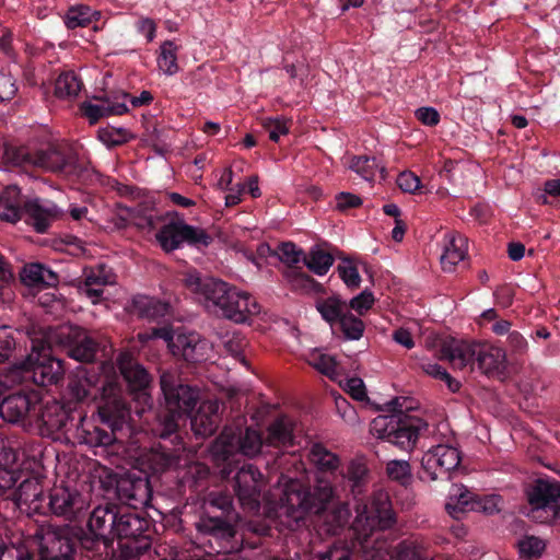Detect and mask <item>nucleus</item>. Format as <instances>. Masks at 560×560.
<instances>
[{
	"label": "nucleus",
	"mask_w": 560,
	"mask_h": 560,
	"mask_svg": "<svg viewBox=\"0 0 560 560\" xmlns=\"http://www.w3.org/2000/svg\"><path fill=\"white\" fill-rule=\"evenodd\" d=\"M310 460L318 469L314 493L305 491L304 483L296 478L282 475L272 493L264 495V513L272 517L288 518V526L299 523L310 512L318 513L334 497L331 482L320 475L335 474L340 466L339 457L322 444H314L308 454Z\"/></svg>",
	"instance_id": "f257e3e1"
},
{
	"label": "nucleus",
	"mask_w": 560,
	"mask_h": 560,
	"mask_svg": "<svg viewBox=\"0 0 560 560\" xmlns=\"http://www.w3.org/2000/svg\"><path fill=\"white\" fill-rule=\"evenodd\" d=\"M355 513L352 529L364 549L365 560H427L425 544L418 537H409L395 546L376 538L370 549L369 537L395 523V514L386 492L378 491L366 501L359 502Z\"/></svg>",
	"instance_id": "f03ea898"
},
{
	"label": "nucleus",
	"mask_w": 560,
	"mask_h": 560,
	"mask_svg": "<svg viewBox=\"0 0 560 560\" xmlns=\"http://www.w3.org/2000/svg\"><path fill=\"white\" fill-rule=\"evenodd\" d=\"M45 337L47 347L34 345L26 360L18 366L23 378H30L37 385L55 384L63 375L61 361L52 358L49 352L51 343L65 346L68 354L80 362H90L95 355V342L80 327L62 325L56 329L49 328Z\"/></svg>",
	"instance_id": "7ed1b4c3"
},
{
	"label": "nucleus",
	"mask_w": 560,
	"mask_h": 560,
	"mask_svg": "<svg viewBox=\"0 0 560 560\" xmlns=\"http://www.w3.org/2000/svg\"><path fill=\"white\" fill-rule=\"evenodd\" d=\"M184 284L209 311L236 324L250 320L260 313V305L248 292L196 270L185 273Z\"/></svg>",
	"instance_id": "20e7f679"
},
{
	"label": "nucleus",
	"mask_w": 560,
	"mask_h": 560,
	"mask_svg": "<svg viewBox=\"0 0 560 560\" xmlns=\"http://www.w3.org/2000/svg\"><path fill=\"white\" fill-rule=\"evenodd\" d=\"M442 355L454 368L477 370L488 377L502 380L508 371L505 350L490 342L452 339L443 346Z\"/></svg>",
	"instance_id": "39448f33"
},
{
	"label": "nucleus",
	"mask_w": 560,
	"mask_h": 560,
	"mask_svg": "<svg viewBox=\"0 0 560 560\" xmlns=\"http://www.w3.org/2000/svg\"><path fill=\"white\" fill-rule=\"evenodd\" d=\"M60 215V210L49 200L34 198L23 200L18 186H8L0 195V219L16 223L22 218L37 233H45L50 224Z\"/></svg>",
	"instance_id": "423d86ee"
},
{
	"label": "nucleus",
	"mask_w": 560,
	"mask_h": 560,
	"mask_svg": "<svg viewBox=\"0 0 560 560\" xmlns=\"http://www.w3.org/2000/svg\"><path fill=\"white\" fill-rule=\"evenodd\" d=\"M98 417L102 422L110 427V431L85 422L84 419H82L81 427L78 428L80 441L92 447L110 445L115 441L114 431L129 418V410L116 386L104 387V404L98 407Z\"/></svg>",
	"instance_id": "0eeeda50"
},
{
	"label": "nucleus",
	"mask_w": 560,
	"mask_h": 560,
	"mask_svg": "<svg viewBox=\"0 0 560 560\" xmlns=\"http://www.w3.org/2000/svg\"><path fill=\"white\" fill-rule=\"evenodd\" d=\"M160 383L167 413L159 420L156 434L166 438L176 431L178 421L190 413L199 396L197 389L180 383L172 372H164Z\"/></svg>",
	"instance_id": "6e6552de"
},
{
	"label": "nucleus",
	"mask_w": 560,
	"mask_h": 560,
	"mask_svg": "<svg viewBox=\"0 0 560 560\" xmlns=\"http://www.w3.org/2000/svg\"><path fill=\"white\" fill-rule=\"evenodd\" d=\"M137 338L143 345L152 339H163L174 357L187 362L207 360L212 350V346L199 334L173 331L170 327L153 328L150 332L138 334Z\"/></svg>",
	"instance_id": "1a4fd4ad"
},
{
	"label": "nucleus",
	"mask_w": 560,
	"mask_h": 560,
	"mask_svg": "<svg viewBox=\"0 0 560 560\" xmlns=\"http://www.w3.org/2000/svg\"><path fill=\"white\" fill-rule=\"evenodd\" d=\"M265 446V439L254 429L244 432L234 427L225 428L211 446L210 453L219 463L230 460L234 455L243 454L248 457L258 455Z\"/></svg>",
	"instance_id": "9d476101"
},
{
	"label": "nucleus",
	"mask_w": 560,
	"mask_h": 560,
	"mask_svg": "<svg viewBox=\"0 0 560 560\" xmlns=\"http://www.w3.org/2000/svg\"><path fill=\"white\" fill-rule=\"evenodd\" d=\"M118 366L133 395V400L139 405L136 412L143 413L147 408L151 407V396L148 392L151 382L149 373L133 360L129 352H122L118 357Z\"/></svg>",
	"instance_id": "9b49d317"
},
{
	"label": "nucleus",
	"mask_w": 560,
	"mask_h": 560,
	"mask_svg": "<svg viewBox=\"0 0 560 560\" xmlns=\"http://www.w3.org/2000/svg\"><path fill=\"white\" fill-rule=\"evenodd\" d=\"M533 513L544 512V520L552 518L560 524V483L551 479H537L527 491Z\"/></svg>",
	"instance_id": "f8f14e48"
},
{
	"label": "nucleus",
	"mask_w": 560,
	"mask_h": 560,
	"mask_svg": "<svg viewBox=\"0 0 560 560\" xmlns=\"http://www.w3.org/2000/svg\"><path fill=\"white\" fill-rule=\"evenodd\" d=\"M462 462L457 447L450 444H438L429 448L421 458L423 475L430 480L443 479L456 469Z\"/></svg>",
	"instance_id": "ddd939ff"
},
{
	"label": "nucleus",
	"mask_w": 560,
	"mask_h": 560,
	"mask_svg": "<svg viewBox=\"0 0 560 560\" xmlns=\"http://www.w3.org/2000/svg\"><path fill=\"white\" fill-rule=\"evenodd\" d=\"M156 241L165 252H172L185 242L197 246H207L211 237L203 230L178 220L161 225V230L156 234Z\"/></svg>",
	"instance_id": "4468645a"
},
{
	"label": "nucleus",
	"mask_w": 560,
	"mask_h": 560,
	"mask_svg": "<svg viewBox=\"0 0 560 560\" xmlns=\"http://www.w3.org/2000/svg\"><path fill=\"white\" fill-rule=\"evenodd\" d=\"M39 411L40 408L36 394H14L4 398L0 404V416L8 422L18 423L30 418L31 420L40 419L48 425H56L58 423L49 419L47 412L40 415Z\"/></svg>",
	"instance_id": "2eb2a0df"
},
{
	"label": "nucleus",
	"mask_w": 560,
	"mask_h": 560,
	"mask_svg": "<svg viewBox=\"0 0 560 560\" xmlns=\"http://www.w3.org/2000/svg\"><path fill=\"white\" fill-rule=\"evenodd\" d=\"M48 506L55 515L74 521L84 515L90 501L75 488L56 485L49 492Z\"/></svg>",
	"instance_id": "dca6fc26"
},
{
	"label": "nucleus",
	"mask_w": 560,
	"mask_h": 560,
	"mask_svg": "<svg viewBox=\"0 0 560 560\" xmlns=\"http://www.w3.org/2000/svg\"><path fill=\"white\" fill-rule=\"evenodd\" d=\"M38 547L42 560H71L74 551L71 529L68 526L43 529Z\"/></svg>",
	"instance_id": "f3484780"
},
{
	"label": "nucleus",
	"mask_w": 560,
	"mask_h": 560,
	"mask_svg": "<svg viewBox=\"0 0 560 560\" xmlns=\"http://www.w3.org/2000/svg\"><path fill=\"white\" fill-rule=\"evenodd\" d=\"M265 486L262 474L253 465L243 466L235 476V491L241 504L256 512L261 504L260 491Z\"/></svg>",
	"instance_id": "a211bd4d"
},
{
	"label": "nucleus",
	"mask_w": 560,
	"mask_h": 560,
	"mask_svg": "<svg viewBox=\"0 0 560 560\" xmlns=\"http://www.w3.org/2000/svg\"><path fill=\"white\" fill-rule=\"evenodd\" d=\"M118 509L115 505L97 506L93 510L89 520V530L96 542H102L109 548L113 542V532L117 518Z\"/></svg>",
	"instance_id": "6ab92c4d"
},
{
	"label": "nucleus",
	"mask_w": 560,
	"mask_h": 560,
	"mask_svg": "<svg viewBox=\"0 0 560 560\" xmlns=\"http://www.w3.org/2000/svg\"><path fill=\"white\" fill-rule=\"evenodd\" d=\"M427 427V422L418 416L400 411L393 444L402 451H412L416 447L420 433L424 431Z\"/></svg>",
	"instance_id": "aec40b11"
},
{
	"label": "nucleus",
	"mask_w": 560,
	"mask_h": 560,
	"mask_svg": "<svg viewBox=\"0 0 560 560\" xmlns=\"http://www.w3.org/2000/svg\"><path fill=\"white\" fill-rule=\"evenodd\" d=\"M196 528L201 535L211 536L218 541V551L231 552L237 549L236 545L232 542L235 528L222 518L201 516L196 523Z\"/></svg>",
	"instance_id": "412c9836"
},
{
	"label": "nucleus",
	"mask_w": 560,
	"mask_h": 560,
	"mask_svg": "<svg viewBox=\"0 0 560 560\" xmlns=\"http://www.w3.org/2000/svg\"><path fill=\"white\" fill-rule=\"evenodd\" d=\"M128 94L117 92L110 96L96 98V103H84L82 105L83 114L90 124H95L100 118L113 115H122L128 112L126 100Z\"/></svg>",
	"instance_id": "4be33fe9"
},
{
	"label": "nucleus",
	"mask_w": 560,
	"mask_h": 560,
	"mask_svg": "<svg viewBox=\"0 0 560 560\" xmlns=\"http://www.w3.org/2000/svg\"><path fill=\"white\" fill-rule=\"evenodd\" d=\"M24 513L39 512L43 502V487L37 478H25L10 498Z\"/></svg>",
	"instance_id": "5701e85b"
},
{
	"label": "nucleus",
	"mask_w": 560,
	"mask_h": 560,
	"mask_svg": "<svg viewBox=\"0 0 560 560\" xmlns=\"http://www.w3.org/2000/svg\"><path fill=\"white\" fill-rule=\"evenodd\" d=\"M83 276L84 281L79 287V291L94 304L98 302L103 293V288L115 282L114 273L105 266L85 268Z\"/></svg>",
	"instance_id": "b1692460"
},
{
	"label": "nucleus",
	"mask_w": 560,
	"mask_h": 560,
	"mask_svg": "<svg viewBox=\"0 0 560 560\" xmlns=\"http://www.w3.org/2000/svg\"><path fill=\"white\" fill-rule=\"evenodd\" d=\"M468 253V242L458 233H447L443 238L441 267L446 272H453L456 266L463 261Z\"/></svg>",
	"instance_id": "393cba45"
},
{
	"label": "nucleus",
	"mask_w": 560,
	"mask_h": 560,
	"mask_svg": "<svg viewBox=\"0 0 560 560\" xmlns=\"http://www.w3.org/2000/svg\"><path fill=\"white\" fill-rule=\"evenodd\" d=\"M148 526L149 522L145 518L140 517L135 513H120L118 511L115 528L113 532V540L115 538L118 540L126 539V541L148 540L147 537L142 536Z\"/></svg>",
	"instance_id": "a878e982"
},
{
	"label": "nucleus",
	"mask_w": 560,
	"mask_h": 560,
	"mask_svg": "<svg viewBox=\"0 0 560 560\" xmlns=\"http://www.w3.org/2000/svg\"><path fill=\"white\" fill-rule=\"evenodd\" d=\"M130 457L133 458L136 466L141 471L152 475L164 471L174 463V457L162 451L161 447L136 452Z\"/></svg>",
	"instance_id": "bb28decb"
},
{
	"label": "nucleus",
	"mask_w": 560,
	"mask_h": 560,
	"mask_svg": "<svg viewBox=\"0 0 560 560\" xmlns=\"http://www.w3.org/2000/svg\"><path fill=\"white\" fill-rule=\"evenodd\" d=\"M220 405L217 400L202 401L191 418V429L200 436L211 435L219 424Z\"/></svg>",
	"instance_id": "cd10ccee"
},
{
	"label": "nucleus",
	"mask_w": 560,
	"mask_h": 560,
	"mask_svg": "<svg viewBox=\"0 0 560 560\" xmlns=\"http://www.w3.org/2000/svg\"><path fill=\"white\" fill-rule=\"evenodd\" d=\"M294 423L288 417H279L267 429L266 447H288L294 441Z\"/></svg>",
	"instance_id": "c85d7f7f"
},
{
	"label": "nucleus",
	"mask_w": 560,
	"mask_h": 560,
	"mask_svg": "<svg viewBox=\"0 0 560 560\" xmlns=\"http://www.w3.org/2000/svg\"><path fill=\"white\" fill-rule=\"evenodd\" d=\"M476 501L477 497L464 485H453L445 508L451 516L459 518L462 514L476 508Z\"/></svg>",
	"instance_id": "c756f323"
},
{
	"label": "nucleus",
	"mask_w": 560,
	"mask_h": 560,
	"mask_svg": "<svg viewBox=\"0 0 560 560\" xmlns=\"http://www.w3.org/2000/svg\"><path fill=\"white\" fill-rule=\"evenodd\" d=\"M170 305L159 299L148 295H137L132 299V311L140 317L156 319L168 313Z\"/></svg>",
	"instance_id": "7c9ffc66"
},
{
	"label": "nucleus",
	"mask_w": 560,
	"mask_h": 560,
	"mask_svg": "<svg viewBox=\"0 0 560 560\" xmlns=\"http://www.w3.org/2000/svg\"><path fill=\"white\" fill-rule=\"evenodd\" d=\"M307 362L319 373L330 380H337L340 376L339 365L334 355H330L320 349H313L307 353Z\"/></svg>",
	"instance_id": "2f4dec72"
},
{
	"label": "nucleus",
	"mask_w": 560,
	"mask_h": 560,
	"mask_svg": "<svg viewBox=\"0 0 560 560\" xmlns=\"http://www.w3.org/2000/svg\"><path fill=\"white\" fill-rule=\"evenodd\" d=\"M179 47L173 40H165L161 44L156 57V65L165 75H174L179 71L177 54Z\"/></svg>",
	"instance_id": "473e14b6"
},
{
	"label": "nucleus",
	"mask_w": 560,
	"mask_h": 560,
	"mask_svg": "<svg viewBox=\"0 0 560 560\" xmlns=\"http://www.w3.org/2000/svg\"><path fill=\"white\" fill-rule=\"evenodd\" d=\"M129 221L137 228L145 231L158 229L164 221V217L152 208H135L128 211Z\"/></svg>",
	"instance_id": "72a5a7b5"
},
{
	"label": "nucleus",
	"mask_w": 560,
	"mask_h": 560,
	"mask_svg": "<svg viewBox=\"0 0 560 560\" xmlns=\"http://www.w3.org/2000/svg\"><path fill=\"white\" fill-rule=\"evenodd\" d=\"M21 281L28 285L54 284L57 281L56 275L39 264L24 266L20 273Z\"/></svg>",
	"instance_id": "f704fd0d"
},
{
	"label": "nucleus",
	"mask_w": 560,
	"mask_h": 560,
	"mask_svg": "<svg viewBox=\"0 0 560 560\" xmlns=\"http://www.w3.org/2000/svg\"><path fill=\"white\" fill-rule=\"evenodd\" d=\"M33 165L44 171L58 172L65 168L66 159L59 150L49 147L34 152Z\"/></svg>",
	"instance_id": "c9c22d12"
},
{
	"label": "nucleus",
	"mask_w": 560,
	"mask_h": 560,
	"mask_svg": "<svg viewBox=\"0 0 560 560\" xmlns=\"http://www.w3.org/2000/svg\"><path fill=\"white\" fill-rule=\"evenodd\" d=\"M316 310L322 315V317L330 324V326L337 325V322L343 315V313L348 310V304L346 301L334 295L327 299H323L316 302Z\"/></svg>",
	"instance_id": "e433bc0d"
},
{
	"label": "nucleus",
	"mask_w": 560,
	"mask_h": 560,
	"mask_svg": "<svg viewBox=\"0 0 560 560\" xmlns=\"http://www.w3.org/2000/svg\"><path fill=\"white\" fill-rule=\"evenodd\" d=\"M400 411H396L388 416H378L370 424V432L380 440H386L393 443L395 429L400 417Z\"/></svg>",
	"instance_id": "4c0bfd02"
},
{
	"label": "nucleus",
	"mask_w": 560,
	"mask_h": 560,
	"mask_svg": "<svg viewBox=\"0 0 560 560\" xmlns=\"http://www.w3.org/2000/svg\"><path fill=\"white\" fill-rule=\"evenodd\" d=\"M81 89L82 82L72 71L61 73L55 83L56 96L63 100L75 98L79 95Z\"/></svg>",
	"instance_id": "58836bf2"
},
{
	"label": "nucleus",
	"mask_w": 560,
	"mask_h": 560,
	"mask_svg": "<svg viewBox=\"0 0 560 560\" xmlns=\"http://www.w3.org/2000/svg\"><path fill=\"white\" fill-rule=\"evenodd\" d=\"M350 168L366 180H373L377 173H380L382 178L385 177V167L380 165L375 158H353L350 164Z\"/></svg>",
	"instance_id": "ea45409f"
},
{
	"label": "nucleus",
	"mask_w": 560,
	"mask_h": 560,
	"mask_svg": "<svg viewBox=\"0 0 560 560\" xmlns=\"http://www.w3.org/2000/svg\"><path fill=\"white\" fill-rule=\"evenodd\" d=\"M306 267L317 276H324L334 264V257L320 248H313L304 258Z\"/></svg>",
	"instance_id": "a19ab883"
},
{
	"label": "nucleus",
	"mask_w": 560,
	"mask_h": 560,
	"mask_svg": "<svg viewBox=\"0 0 560 560\" xmlns=\"http://www.w3.org/2000/svg\"><path fill=\"white\" fill-rule=\"evenodd\" d=\"M343 337L348 340H359L364 332L365 326L363 322L347 310L337 322Z\"/></svg>",
	"instance_id": "79ce46f5"
},
{
	"label": "nucleus",
	"mask_w": 560,
	"mask_h": 560,
	"mask_svg": "<svg viewBox=\"0 0 560 560\" xmlns=\"http://www.w3.org/2000/svg\"><path fill=\"white\" fill-rule=\"evenodd\" d=\"M34 153L28 152L26 148L8 147L3 154V162L11 167L30 168L33 165Z\"/></svg>",
	"instance_id": "37998d69"
},
{
	"label": "nucleus",
	"mask_w": 560,
	"mask_h": 560,
	"mask_svg": "<svg viewBox=\"0 0 560 560\" xmlns=\"http://www.w3.org/2000/svg\"><path fill=\"white\" fill-rule=\"evenodd\" d=\"M98 15V12L93 11L86 5H77L68 10L65 18V23L69 28H77L88 25Z\"/></svg>",
	"instance_id": "c03bdc74"
},
{
	"label": "nucleus",
	"mask_w": 560,
	"mask_h": 560,
	"mask_svg": "<svg viewBox=\"0 0 560 560\" xmlns=\"http://www.w3.org/2000/svg\"><path fill=\"white\" fill-rule=\"evenodd\" d=\"M92 383L86 377L85 372L79 370L77 374L71 377L68 385V395L73 401H82L91 392Z\"/></svg>",
	"instance_id": "a18cd8bd"
},
{
	"label": "nucleus",
	"mask_w": 560,
	"mask_h": 560,
	"mask_svg": "<svg viewBox=\"0 0 560 560\" xmlns=\"http://www.w3.org/2000/svg\"><path fill=\"white\" fill-rule=\"evenodd\" d=\"M517 547L521 558L525 560H534L544 553L546 542L536 536H525L518 540Z\"/></svg>",
	"instance_id": "49530a36"
},
{
	"label": "nucleus",
	"mask_w": 560,
	"mask_h": 560,
	"mask_svg": "<svg viewBox=\"0 0 560 560\" xmlns=\"http://www.w3.org/2000/svg\"><path fill=\"white\" fill-rule=\"evenodd\" d=\"M421 369L427 375L444 382L451 392L455 393L459 389L460 383L453 378L440 364L431 361H422Z\"/></svg>",
	"instance_id": "de8ad7c7"
},
{
	"label": "nucleus",
	"mask_w": 560,
	"mask_h": 560,
	"mask_svg": "<svg viewBox=\"0 0 560 560\" xmlns=\"http://www.w3.org/2000/svg\"><path fill=\"white\" fill-rule=\"evenodd\" d=\"M387 477L400 485H407L412 479L411 467L408 460L393 459L386 464Z\"/></svg>",
	"instance_id": "09e8293b"
},
{
	"label": "nucleus",
	"mask_w": 560,
	"mask_h": 560,
	"mask_svg": "<svg viewBox=\"0 0 560 560\" xmlns=\"http://www.w3.org/2000/svg\"><path fill=\"white\" fill-rule=\"evenodd\" d=\"M149 547V540L120 541L118 544L116 560H138V557Z\"/></svg>",
	"instance_id": "8fccbe9b"
},
{
	"label": "nucleus",
	"mask_w": 560,
	"mask_h": 560,
	"mask_svg": "<svg viewBox=\"0 0 560 560\" xmlns=\"http://www.w3.org/2000/svg\"><path fill=\"white\" fill-rule=\"evenodd\" d=\"M223 346L232 357L238 359L244 365L247 364L243 357V351L247 347V341L242 335L226 334L223 338Z\"/></svg>",
	"instance_id": "3c124183"
},
{
	"label": "nucleus",
	"mask_w": 560,
	"mask_h": 560,
	"mask_svg": "<svg viewBox=\"0 0 560 560\" xmlns=\"http://www.w3.org/2000/svg\"><path fill=\"white\" fill-rule=\"evenodd\" d=\"M312 560H353L351 549L345 544H334L327 550L316 553Z\"/></svg>",
	"instance_id": "603ef678"
},
{
	"label": "nucleus",
	"mask_w": 560,
	"mask_h": 560,
	"mask_svg": "<svg viewBox=\"0 0 560 560\" xmlns=\"http://www.w3.org/2000/svg\"><path fill=\"white\" fill-rule=\"evenodd\" d=\"M278 256L280 260L287 264L289 267L298 265L301 261H304V254L301 249L296 247L293 243H282L278 248Z\"/></svg>",
	"instance_id": "864d4df0"
},
{
	"label": "nucleus",
	"mask_w": 560,
	"mask_h": 560,
	"mask_svg": "<svg viewBox=\"0 0 560 560\" xmlns=\"http://www.w3.org/2000/svg\"><path fill=\"white\" fill-rule=\"evenodd\" d=\"M337 270L347 287L358 288L360 285L361 277L359 270L351 260L345 259L339 264Z\"/></svg>",
	"instance_id": "5fc2aeb1"
},
{
	"label": "nucleus",
	"mask_w": 560,
	"mask_h": 560,
	"mask_svg": "<svg viewBox=\"0 0 560 560\" xmlns=\"http://www.w3.org/2000/svg\"><path fill=\"white\" fill-rule=\"evenodd\" d=\"M347 478L352 482L353 491L359 488L368 477V467L363 459L351 460L347 468Z\"/></svg>",
	"instance_id": "6e6d98bb"
},
{
	"label": "nucleus",
	"mask_w": 560,
	"mask_h": 560,
	"mask_svg": "<svg viewBox=\"0 0 560 560\" xmlns=\"http://www.w3.org/2000/svg\"><path fill=\"white\" fill-rule=\"evenodd\" d=\"M375 298L373 293L369 290L362 291L357 296L352 298L348 304V308L350 307L354 312L358 313V315H364L369 310L372 308L374 305Z\"/></svg>",
	"instance_id": "4d7b16f0"
},
{
	"label": "nucleus",
	"mask_w": 560,
	"mask_h": 560,
	"mask_svg": "<svg viewBox=\"0 0 560 560\" xmlns=\"http://www.w3.org/2000/svg\"><path fill=\"white\" fill-rule=\"evenodd\" d=\"M262 125L268 131L270 140L275 142L279 141L281 136H284L289 132L288 122L282 117L266 118L264 119Z\"/></svg>",
	"instance_id": "13d9d810"
},
{
	"label": "nucleus",
	"mask_w": 560,
	"mask_h": 560,
	"mask_svg": "<svg viewBox=\"0 0 560 560\" xmlns=\"http://www.w3.org/2000/svg\"><path fill=\"white\" fill-rule=\"evenodd\" d=\"M284 277L294 290H310L313 287V279L298 269L289 268Z\"/></svg>",
	"instance_id": "bf43d9fd"
},
{
	"label": "nucleus",
	"mask_w": 560,
	"mask_h": 560,
	"mask_svg": "<svg viewBox=\"0 0 560 560\" xmlns=\"http://www.w3.org/2000/svg\"><path fill=\"white\" fill-rule=\"evenodd\" d=\"M20 477L15 469L0 466V497L9 493L8 498H11L12 487Z\"/></svg>",
	"instance_id": "052dcab7"
},
{
	"label": "nucleus",
	"mask_w": 560,
	"mask_h": 560,
	"mask_svg": "<svg viewBox=\"0 0 560 560\" xmlns=\"http://www.w3.org/2000/svg\"><path fill=\"white\" fill-rule=\"evenodd\" d=\"M420 178L412 172L406 171L399 174L397 178L398 187L409 194H415L420 188Z\"/></svg>",
	"instance_id": "680f3d73"
},
{
	"label": "nucleus",
	"mask_w": 560,
	"mask_h": 560,
	"mask_svg": "<svg viewBox=\"0 0 560 560\" xmlns=\"http://www.w3.org/2000/svg\"><path fill=\"white\" fill-rule=\"evenodd\" d=\"M343 388L355 400L363 401L366 399L364 383L359 377H351L346 380Z\"/></svg>",
	"instance_id": "e2e57ef3"
},
{
	"label": "nucleus",
	"mask_w": 560,
	"mask_h": 560,
	"mask_svg": "<svg viewBox=\"0 0 560 560\" xmlns=\"http://www.w3.org/2000/svg\"><path fill=\"white\" fill-rule=\"evenodd\" d=\"M18 92L15 80L10 74H0V102L12 100Z\"/></svg>",
	"instance_id": "0e129e2a"
},
{
	"label": "nucleus",
	"mask_w": 560,
	"mask_h": 560,
	"mask_svg": "<svg viewBox=\"0 0 560 560\" xmlns=\"http://www.w3.org/2000/svg\"><path fill=\"white\" fill-rule=\"evenodd\" d=\"M501 502V498L495 494L488 495L482 499H477L476 508H474L472 511H482L487 514H492L500 510Z\"/></svg>",
	"instance_id": "69168bd1"
},
{
	"label": "nucleus",
	"mask_w": 560,
	"mask_h": 560,
	"mask_svg": "<svg viewBox=\"0 0 560 560\" xmlns=\"http://www.w3.org/2000/svg\"><path fill=\"white\" fill-rule=\"evenodd\" d=\"M415 116L425 126H436L440 122V114L433 107H420L416 110Z\"/></svg>",
	"instance_id": "338daca9"
},
{
	"label": "nucleus",
	"mask_w": 560,
	"mask_h": 560,
	"mask_svg": "<svg viewBox=\"0 0 560 560\" xmlns=\"http://www.w3.org/2000/svg\"><path fill=\"white\" fill-rule=\"evenodd\" d=\"M361 198L350 192H340L336 197V206L340 210L355 208L361 205Z\"/></svg>",
	"instance_id": "774afa93"
}]
</instances>
